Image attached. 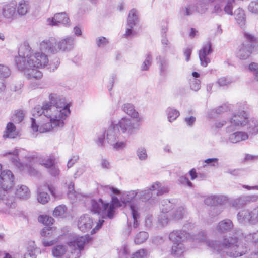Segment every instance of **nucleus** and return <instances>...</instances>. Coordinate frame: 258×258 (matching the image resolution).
I'll use <instances>...</instances> for the list:
<instances>
[{
    "mask_svg": "<svg viewBox=\"0 0 258 258\" xmlns=\"http://www.w3.org/2000/svg\"><path fill=\"white\" fill-rule=\"evenodd\" d=\"M74 38L68 36L59 40L55 37H50L40 40L37 43V51L32 50L27 43H24L19 48L18 56L15 61L18 69L30 79H39L42 76L39 69L46 66L49 62L47 52L55 54L60 52L69 51L73 49Z\"/></svg>",
    "mask_w": 258,
    "mask_h": 258,
    "instance_id": "obj_1",
    "label": "nucleus"
},
{
    "mask_svg": "<svg viewBox=\"0 0 258 258\" xmlns=\"http://www.w3.org/2000/svg\"><path fill=\"white\" fill-rule=\"evenodd\" d=\"M49 102L33 110L34 117L31 118V130L34 134L44 133L63 128L65 121L71 113L70 105L62 95L55 93L49 96Z\"/></svg>",
    "mask_w": 258,
    "mask_h": 258,
    "instance_id": "obj_2",
    "label": "nucleus"
},
{
    "mask_svg": "<svg viewBox=\"0 0 258 258\" xmlns=\"http://www.w3.org/2000/svg\"><path fill=\"white\" fill-rule=\"evenodd\" d=\"M104 190L111 196L110 203L105 202L102 199H92L89 202L88 207L91 212L97 213L103 218L108 217L112 218L114 214L116 208L125 207L128 208L134 220L133 227L136 228L138 225V219L139 217V208L136 203L137 199H147L145 190H131L123 192L120 201L113 194L119 195L120 191L113 187L106 186Z\"/></svg>",
    "mask_w": 258,
    "mask_h": 258,
    "instance_id": "obj_3",
    "label": "nucleus"
},
{
    "mask_svg": "<svg viewBox=\"0 0 258 258\" xmlns=\"http://www.w3.org/2000/svg\"><path fill=\"white\" fill-rule=\"evenodd\" d=\"M142 121L124 116L117 123L111 122L104 131L103 135L98 137L96 143L102 147L107 143L115 151L123 150L126 147L127 140L120 131L122 134L131 135L139 129Z\"/></svg>",
    "mask_w": 258,
    "mask_h": 258,
    "instance_id": "obj_4",
    "label": "nucleus"
},
{
    "mask_svg": "<svg viewBox=\"0 0 258 258\" xmlns=\"http://www.w3.org/2000/svg\"><path fill=\"white\" fill-rule=\"evenodd\" d=\"M15 176L8 169H3L0 163V213L10 215L15 214V197L13 195Z\"/></svg>",
    "mask_w": 258,
    "mask_h": 258,
    "instance_id": "obj_5",
    "label": "nucleus"
},
{
    "mask_svg": "<svg viewBox=\"0 0 258 258\" xmlns=\"http://www.w3.org/2000/svg\"><path fill=\"white\" fill-rule=\"evenodd\" d=\"M245 108V104L242 103L237 104L234 107L232 115L228 120L230 124L226 128L227 133L236 129L244 128L249 136L258 133V119L250 118Z\"/></svg>",
    "mask_w": 258,
    "mask_h": 258,
    "instance_id": "obj_6",
    "label": "nucleus"
},
{
    "mask_svg": "<svg viewBox=\"0 0 258 258\" xmlns=\"http://www.w3.org/2000/svg\"><path fill=\"white\" fill-rule=\"evenodd\" d=\"M243 234L240 230L233 235L225 237L221 243L217 241H207V245L216 251L223 250L228 255L237 257L246 253L247 247L243 245L241 238Z\"/></svg>",
    "mask_w": 258,
    "mask_h": 258,
    "instance_id": "obj_7",
    "label": "nucleus"
},
{
    "mask_svg": "<svg viewBox=\"0 0 258 258\" xmlns=\"http://www.w3.org/2000/svg\"><path fill=\"white\" fill-rule=\"evenodd\" d=\"M90 238L88 236H79L76 235H70L68 237L67 245L58 244L52 247V255L55 258H61L67 253V258H79L80 251L85 243L88 242Z\"/></svg>",
    "mask_w": 258,
    "mask_h": 258,
    "instance_id": "obj_8",
    "label": "nucleus"
},
{
    "mask_svg": "<svg viewBox=\"0 0 258 258\" xmlns=\"http://www.w3.org/2000/svg\"><path fill=\"white\" fill-rule=\"evenodd\" d=\"M18 153L19 149L15 148L10 151H4L3 153V156L7 157L13 165L20 170L26 171L31 175H35V171L32 170L31 165L34 164L35 162H38L40 165L44 166L48 169L51 168L54 164V160L51 158L42 157L38 159L37 157L28 156L27 157V160L29 164L27 163L26 165H24L19 161Z\"/></svg>",
    "mask_w": 258,
    "mask_h": 258,
    "instance_id": "obj_9",
    "label": "nucleus"
},
{
    "mask_svg": "<svg viewBox=\"0 0 258 258\" xmlns=\"http://www.w3.org/2000/svg\"><path fill=\"white\" fill-rule=\"evenodd\" d=\"M16 9V0H11L4 3L1 9V15L3 18L1 23L4 22L11 24L18 19Z\"/></svg>",
    "mask_w": 258,
    "mask_h": 258,
    "instance_id": "obj_10",
    "label": "nucleus"
},
{
    "mask_svg": "<svg viewBox=\"0 0 258 258\" xmlns=\"http://www.w3.org/2000/svg\"><path fill=\"white\" fill-rule=\"evenodd\" d=\"M257 47L249 43L239 45L236 52V56L240 60H244L249 58L252 53L256 51Z\"/></svg>",
    "mask_w": 258,
    "mask_h": 258,
    "instance_id": "obj_11",
    "label": "nucleus"
},
{
    "mask_svg": "<svg viewBox=\"0 0 258 258\" xmlns=\"http://www.w3.org/2000/svg\"><path fill=\"white\" fill-rule=\"evenodd\" d=\"M235 0H215L213 11L220 14L222 12L223 4H225L224 10L228 15H232L233 5Z\"/></svg>",
    "mask_w": 258,
    "mask_h": 258,
    "instance_id": "obj_12",
    "label": "nucleus"
},
{
    "mask_svg": "<svg viewBox=\"0 0 258 258\" xmlns=\"http://www.w3.org/2000/svg\"><path fill=\"white\" fill-rule=\"evenodd\" d=\"M212 52V49L210 42L208 41L203 44L199 52V59L202 66L206 67L210 62V59L208 55L211 54Z\"/></svg>",
    "mask_w": 258,
    "mask_h": 258,
    "instance_id": "obj_13",
    "label": "nucleus"
},
{
    "mask_svg": "<svg viewBox=\"0 0 258 258\" xmlns=\"http://www.w3.org/2000/svg\"><path fill=\"white\" fill-rule=\"evenodd\" d=\"M94 219L88 215L81 216L78 221V228L83 232H88L92 228Z\"/></svg>",
    "mask_w": 258,
    "mask_h": 258,
    "instance_id": "obj_14",
    "label": "nucleus"
},
{
    "mask_svg": "<svg viewBox=\"0 0 258 258\" xmlns=\"http://www.w3.org/2000/svg\"><path fill=\"white\" fill-rule=\"evenodd\" d=\"M146 198L149 199L152 196V192L157 190L158 195H161L169 191V188L160 182H155L153 183L150 187L145 189Z\"/></svg>",
    "mask_w": 258,
    "mask_h": 258,
    "instance_id": "obj_15",
    "label": "nucleus"
},
{
    "mask_svg": "<svg viewBox=\"0 0 258 258\" xmlns=\"http://www.w3.org/2000/svg\"><path fill=\"white\" fill-rule=\"evenodd\" d=\"M237 129L233 132L228 133L229 134L228 140L231 143H237L241 141L246 140L249 138L248 133L245 131H237Z\"/></svg>",
    "mask_w": 258,
    "mask_h": 258,
    "instance_id": "obj_16",
    "label": "nucleus"
},
{
    "mask_svg": "<svg viewBox=\"0 0 258 258\" xmlns=\"http://www.w3.org/2000/svg\"><path fill=\"white\" fill-rule=\"evenodd\" d=\"M16 9L18 19L25 16L30 10L29 2L27 0L16 1Z\"/></svg>",
    "mask_w": 258,
    "mask_h": 258,
    "instance_id": "obj_17",
    "label": "nucleus"
},
{
    "mask_svg": "<svg viewBox=\"0 0 258 258\" xmlns=\"http://www.w3.org/2000/svg\"><path fill=\"white\" fill-rule=\"evenodd\" d=\"M121 109L122 111L128 115L127 117L134 118L135 120H142V118L139 113L135 109L133 104L130 103L124 104L122 106Z\"/></svg>",
    "mask_w": 258,
    "mask_h": 258,
    "instance_id": "obj_18",
    "label": "nucleus"
},
{
    "mask_svg": "<svg viewBox=\"0 0 258 258\" xmlns=\"http://www.w3.org/2000/svg\"><path fill=\"white\" fill-rule=\"evenodd\" d=\"M47 188H48L47 185L41 186L37 190V200L43 205L47 204L50 200V196L45 191Z\"/></svg>",
    "mask_w": 258,
    "mask_h": 258,
    "instance_id": "obj_19",
    "label": "nucleus"
},
{
    "mask_svg": "<svg viewBox=\"0 0 258 258\" xmlns=\"http://www.w3.org/2000/svg\"><path fill=\"white\" fill-rule=\"evenodd\" d=\"M65 185L64 187L67 188V195L68 198L74 201H77L81 199L82 195L75 191L74 184L72 182H66Z\"/></svg>",
    "mask_w": 258,
    "mask_h": 258,
    "instance_id": "obj_20",
    "label": "nucleus"
},
{
    "mask_svg": "<svg viewBox=\"0 0 258 258\" xmlns=\"http://www.w3.org/2000/svg\"><path fill=\"white\" fill-rule=\"evenodd\" d=\"M186 251V247L183 242L173 243L171 248V254L175 257H180Z\"/></svg>",
    "mask_w": 258,
    "mask_h": 258,
    "instance_id": "obj_21",
    "label": "nucleus"
},
{
    "mask_svg": "<svg viewBox=\"0 0 258 258\" xmlns=\"http://www.w3.org/2000/svg\"><path fill=\"white\" fill-rule=\"evenodd\" d=\"M186 233L180 230H174L169 235L170 240L175 242H184L187 236Z\"/></svg>",
    "mask_w": 258,
    "mask_h": 258,
    "instance_id": "obj_22",
    "label": "nucleus"
},
{
    "mask_svg": "<svg viewBox=\"0 0 258 258\" xmlns=\"http://www.w3.org/2000/svg\"><path fill=\"white\" fill-rule=\"evenodd\" d=\"M18 135V131L14 123L11 122H8L4 132L3 137L4 138H14Z\"/></svg>",
    "mask_w": 258,
    "mask_h": 258,
    "instance_id": "obj_23",
    "label": "nucleus"
},
{
    "mask_svg": "<svg viewBox=\"0 0 258 258\" xmlns=\"http://www.w3.org/2000/svg\"><path fill=\"white\" fill-rule=\"evenodd\" d=\"M15 194L20 199L26 200L30 197L31 193L29 189L25 185H18L16 188Z\"/></svg>",
    "mask_w": 258,
    "mask_h": 258,
    "instance_id": "obj_24",
    "label": "nucleus"
},
{
    "mask_svg": "<svg viewBox=\"0 0 258 258\" xmlns=\"http://www.w3.org/2000/svg\"><path fill=\"white\" fill-rule=\"evenodd\" d=\"M234 17L241 28H244L246 24V16L244 10L238 8L234 12Z\"/></svg>",
    "mask_w": 258,
    "mask_h": 258,
    "instance_id": "obj_25",
    "label": "nucleus"
},
{
    "mask_svg": "<svg viewBox=\"0 0 258 258\" xmlns=\"http://www.w3.org/2000/svg\"><path fill=\"white\" fill-rule=\"evenodd\" d=\"M139 20V15L138 10L132 9L130 10L126 20V24L130 25L136 26Z\"/></svg>",
    "mask_w": 258,
    "mask_h": 258,
    "instance_id": "obj_26",
    "label": "nucleus"
},
{
    "mask_svg": "<svg viewBox=\"0 0 258 258\" xmlns=\"http://www.w3.org/2000/svg\"><path fill=\"white\" fill-rule=\"evenodd\" d=\"M67 207L64 205L56 206L53 211V215L56 218H63L68 215Z\"/></svg>",
    "mask_w": 258,
    "mask_h": 258,
    "instance_id": "obj_27",
    "label": "nucleus"
},
{
    "mask_svg": "<svg viewBox=\"0 0 258 258\" xmlns=\"http://www.w3.org/2000/svg\"><path fill=\"white\" fill-rule=\"evenodd\" d=\"M166 114L167 120L170 123L175 121L180 116L179 111L173 107H168L166 110Z\"/></svg>",
    "mask_w": 258,
    "mask_h": 258,
    "instance_id": "obj_28",
    "label": "nucleus"
},
{
    "mask_svg": "<svg viewBox=\"0 0 258 258\" xmlns=\"http://www.w3.org/2000/svg\"><path fill=\"white\" fill-rule=\"evenodd\" d=\"M43 237H54L57 235V228L54 226H47L43 228L40 232Z\"/></svg>",
    "mask_w": 258,
    "mask_h": 258,
    "instance_id": "obj_29",
    "label": "nucleus"
},
{
    "mask_svg": "<svg viewBox=\"0 0 258 258\" xmlns=\"http://www.w3.org/2000/svg\"><path fill=\"white\" fill-rule=\"evenodd\" d=\"M56 18L58 26L61 24L64 26L69 27L71 25L70 19L67 13L64 12L56 13Z\"/></svg>",
    "mask_w": 258,
    "mask_h": 258,
    "instance_id": "obj_30",
    "label": "nucleus"
},
{
    "mask_svg": "<svg viewBox=\"0 0 258 258\" xmlns=\"http://www.w3.org/2000/svg\"><path fill=\"white\" fill-rule=\"evenodd\" d=\"M237 220L240 223H251L250 212L246 210L240 211L237 214Z\"/></svg>",
    "mask_w": 258,
    "mask_h": 258,
    "instance_id": "obj_31",
    "label": "nucleus"
},
{
    "mask_svg": "<svg viewBox=\"0 0 258 258\" xmlns=\"http://www.w3.org/2000/svg\"><path fill=\"white\" fill-rule=\"evenodd\" d=\"M233 226V223L230 220L225 219L219 223L217 230L219 232H224L231 229Z\"/></svg>",
    "mask_w": 258,
    "mask_h": 258,
    "instance_id": "obj_32",
    "label": "nucleus"
},
{
    "mask_svg": "<svg viewBox=\"0 0 258 258\" xmlns=\"http://www.w3.org/2000/svg\"><path fill=\"white\" fill-rule=\"evenodd\" d=\"M215 0H198L195 5L196 12L204 13L207 9L209 3L215 2Z\"/></svg>",
    "mask_w": 258,
    "mask_h": 258,
    "instance_id": "obj_33",
    "label": "nucleus"
},
{
    "mask_svg": "<svg viewBox=\"0 0 258 258\" xmlns=\"http://www.w3.org/2000/svg\"><path fill=\"white\" fill-rule=\"evenodd\" d=\"M38 221L39 223L47 226H52L54 224L55 220L51 216L47 215H41L38 216Z\"/></svg>",
    "mask_w": 258,
    "mask_h": 258,
    "instance_id": "obj_34",
    "label": "nucleus"
},
{
    "mask_svg": "<svg viewBox=\"0 0 258 258\" xmlns=\"http://www.w3.org/2000/svg\"><path fill=\"white\" fill-rule=\"evenodd\" d=\"M48 189L51 196L56 200L62 199L65 196V194L61 189L55 187L48 186Z\"/></svg>",
    "mask_w": 258,
    "mask_h": 258,
    "instance_id": "obj_35",
    "label": "nucleus"
},
{
    "mask_svg": "<svg viewBox=\"0 0 258 258\" xmlns=\"http://www.w3.org/2000/svg\"><path fill=\"white\" fill-rule=\"evenodd\" d=\"M170 215V213H167L161 211V213L158 217V223L161 227L166 225L171 220Z\"/></svg>",
    "mask_w": 258,
    "mask_h": 258,
    "instance_id": "obj_36",
    "label": "nucleus"
},
{
    "mask_svg": "<svg viewBox=\"0 0 258 258\" xmlns=\"http://www.w3.org/2000/svg\"><path fill=\"white\" fill-rule=\"evenodd\" d=\"M174 204L170 201L166 200L162 201L160 206L161 212L170 213V211L173 208Z\"/></svg>",
    "mask_w": 258,
    "mask_h": 258,
    "instance_id": "obj_37",
    "label": "nucleus"
},
{
    "mask_svg": "<svg viewBox=\"0 0 258 258\" xmlns=\"http://www.w3.org/2000/svg\"><path fill=\"white\" fill-rule=\"evenodd\" d=\"M234 111V110L233 111ZM232 112L230 116H229L226 120L223 119H219L216 120L215 123L213 125V127L215 129H220L222 127H223L226 124L228 123V126L226 127V128L229 125L230 123L228 121L229 118H230L232 115ZM226 132H227L226 131ZM227 133V132H226Z\"/></svg>",
    "mask_w": 258,
    "mask_h": 258,
    "instance_id": "obj_38",
    "label": "nucleus"
},
{
    "mask_svg": "<svg viewBox=\"0 0 258 258\" xmlns=\"http://www.w3.org/2000/svg\"><path fill=\"white\" fill-rule=\"evenodd\" d=\"M135 26L126 25L125 32L123 35L124 38H131L134 37L137 34L136 31L134 29Z\"/></svg>",
    "mask_w": 258,
    "mask_h": 258,
    "instance_id": "obj_39",
    "label": "nucleus"
},
{
    "mask_svg": "<svg viewBox=\"0 0 258 258\" xmlns=\"http://www.w3.org/2000/svg\"><path fill=\"white\" fill-rule=\"evenodd\" d=\"M148 237V234L145 232H140L135 237V242L137 244H141L145 242Z\"/></svg>",
    "mask_w": 258,
    "mask_h": 258,
    "instance_id": "obj_40",
    "label": "nucleus"
},
{
    "mask_svg": "<svg viewBox=\"0 0 258 258\" xmlns=\"http://www.w3.org/2000/svg\"><path fill=\"white\" fill-rule=\"evenodd\" d=\"M196 12L195 5L192 3L188 4L182 9V13L184 15L189 16Z\"/></svg>",
    "mask_w": 258,
    "mask_h": 258,
    "instance_id": "obj_41",
    "label": "nucleus"
},
{
    "mask_svg": "<svg viewBox=\"0 0 258 258\" xmlns=\"http://www.w3.org/2000/svg\"><path fill=\"white\" fill-rule=\"evenodd\" d=\"M136 154L140 160L143 161L147 159L148 154L145 147H140L138 148L137 150Z\"/></svg>",
    "mask_w": 258,
    "mask_h": 258,
    "instance_id": "obj_42",
    "label": "nucleus"
},
{
    "mask_svg": "<svg viewBox=\"0 0 258 258\" xmlns=\"http://www.w3.org/2000/svg\"><path fill=\"white\" fill-rule=\"evenodd\" d=\"M184 214V208L182 207H179L177 208L173 213H172V218L174 220H179L181 219Z\"/></svg>",
    "mask_w": 258,
    "mask_h": 258,
    "instance_id": "obj_43",
    "label": "nucleus"
},
{
    "mask_svg": "<svg viewBox=\"0 0 258 258\" xmlns=\"http://www.w3.org/2000/svg\"><path fill=\"white\" fill-rule=\"evenodd\" d=\"M152 60V56L149 53L147 54L146 55L145 60L141 66V70L143 71H146L148 70L149 66L151 64Z\"/></svg>",
    "mask_w": 258,
    "mask_h": 258,
    "instance_id": "obj_44",
    "label": "nucleus"
},
{
    "mask_svg": "<svg viewBox=\"0 0 258 258\" xmlns=\"http://www.w3.org/2000/svg\"><path fill=\"white\" fill-rule=\"evenodd\" d=\"M248 69L253 73L254 79L258 81V64L251 62L248 65Z\"/></svg>",
    "mask_w": 258,
    "mask_h": 258,
    "instance_id": "obj_45",
    "label": "nucleus"
},
{
    "mask_svg": "<svg viewBox=\"0 0 258 258\" xmlns=\"http://www.w3.org/2000/svg\"><path fill=\"white\" fill-rule=\"evenodd\" d=\"M249 12L255 14H258V0L252 1L248 6Z\"/></svg>",
    "mask_w": 258,
    "mask_h": 258,
    "instance_id": "obj_46",
    "label": "nucleus"
},
{
    "mask_svg": "<svg viewBox=\"0 0 258 258\" xmlns=\"http://www.w3.org/2000/svg\"><path fill=\"white\" fill-rule=\"evenodd\" d=\"M205 164L203 166L205 167L207 166L216 167L218 165V159L217 158H208L204 160Z\"/></svg>",
    "mask_w": 258,
    "mask_h": 258,
    "instance_id": "obj_47",
    "label": "nucleus"
},
{
    "mask_svg": "<svg viewBox=\"0 0 258 258\" xmlns=\"http://www.w3.org/2000/svg\"><path fill=\"white\" fill-rule=\"evenodd\" d=\"M232 81L231 78L223 77L218 79L217 81V84H218L219 86H225L230 84Z\"/></svg>",
    "mask_w": 258,
    "mask_h": 258,
    "instance_id": "obj_48",
    "label": "nucleus"
},
{
    "mask_svg": "<svg viewBox=\"0 0 258 258\" xmlns=\"http://www.w3.org/2000/svg\"><path fill=\"white\" fill-rule=\"evenodd\" d=\"M96 44L99 47L103 48L108 44V40L104 37H99L96 39Z\"/></svg>",
    "mask_w": 258,
    "mask_h": 258,
    "instance_id": "obj_49",
    "label": "nucleus"
},
{
    "mask_svg": "<svg viewBox=\"0 0 258 258\" xmlns=\"http://www.w3.org/2000/svg\"><path fill=\"white\" fill-rule=\"evenodd\" d=\"M251 224L258 223V207L250 212Z\"/></svg>",
    "mask_w": 258,
    "mask_h": 258,
    "instance_id": "obj_50",
    "label": "nucleus"
},
{
    "mask_svg": "<svg viewBox=\"0 0 258 258\" xmlns=\"http://www.w3.org/2000/svg\"><path fill=\"white\" fill-rule=\"evenodd\" d=\"M190 88L192 90L197 91L201 88V82L200 80L193 78L190 81Z\"/></svg>",
    "mask_w": 258,
    "mask_h": 258,
    "instance_id": "obj_51",
    "label": "nucleus"
},
{
    "mask_svg": "<svg viewBox=\"0 0 258 258\" xmlns=\"http://www.w3.org/2000/svg\"><path fill=\"white\" fill-rule=\"evenodd\" d=\"M46 25L49 26H58L57 19L56 18V14L53 16L47 18L45 21Z\"/></svg>",
    "mask_w": 258,
    "mask_h": 258,
    "instance_id": "obj_52",
    "label": "nucleus"
},
{
    "mask_svg": "<svg viewBox=\"0 0 258 258\" xmlns=\"http://www.w3.org/2000/svg\"><path fill=\"white\" fill-rule=\"evenodd\" d=\"M119 258H128V248L127 245H124L120 248L118 252Z\"/></svg>",
    "mask_w": 258,
    "mask_h": 258,
    "instance_id": "obj_53",
    "label": "nucleus"
},
{
    "mask_svg": "<svg viewBox=\"0 0 258 258\" xmlns=\"http://www.w3.org/2000/svg\"><path fill=\"white\" fill-rule=\"evenodd\" d=\"M24 118V114L22 111L17 112L13 116V120L15 123L21 122Z\"/></svg>",
    "mask_w": 258,
    "mask_h": 258,
    "instance_id": "obj_54",
    "label": "nucleus"
},
{
    "mask_svg": "<svg viewBox=\"0 0 258 258\" xmlns=\"http://www.w3.org/2000/svg\"><path fill=\"white\" fill-rule=\"evenodd\" d=\"M10 74L9 68L5 66L0 64V78H5Z\"/></svg>",
    "mask_w": 258,
    "mask_h": 258,
    "instance_id": "obj_55",
    "label": "nucleus"
},
{
    "mask_svg": "<svg viewBox=\"0 0 258 258\" xmlns=\"http://www.w3.org/2000/svg\"><path fill=\"white\" fill-rule=\"evenodd\" d=\"M147 255V251L144 249H140L133 254L132 258H144Z\"/></svg>",
    "mask_w": 258,
    "mask_h": 258,
    "instance_id": "obj_56",
    "label": "nucleus"
},
{
    "mask_svg": "<svg viewBox=\"0 0 258 258\" xmlns=\"http://www.w3.org/2000/svg\"><path fill=\"white\" fill-rule=\"evenodd\" d=\"M23 258H36L35 249L33 247H30L25 253Z\"/></svg>",
    "mask_w": 258,
    "mask_h": 258,
    "instance_id": "obj_57",
    "label": "nucleus"
},
{
    "mask_svg": "<svg viewBox=\"0 0 258 258\" xmlns=\"http://www.w3.org/2000/svg\"><path fill=\"white\" fill-rule=\"evenodd\" d=\"M179 182L184 185H187L189 187L192 186V183L189 181L188 178L185 176H181L179 179Z\"/></svg>",
    "mask_w": 258,
    "mask_h": 258,
    "instance_id": "obj_58",
    "label": "nucleus"
},
{
    "mask_svg": "<svg viewBox=\"0 0 258 258\" xmlns=\"http://www.w3.org/2000/svg\"><path fill=\"white\" fill-rule=\"evenodd\" d=\"M49 170V173L53 176H57L59 174L60 171L59 169L56 167L55 165L51 167V168H50Z\"/></svg>",
    "mask_w": 258,
    "mask_h": 258,
    "instance_id": "obj_59",
    "label": "nucleus"
},
{
    "mask_svg": "<svg viewBox=\"0 0 258 258\" xmlns=\"http://www.w3.org/2000/svg\"><path fill=\"white\" fill-rule=\"evenodd\" d=\"M184 121L187 125L191 126L196 121V118L194 116H189L185 118Z\"/></svg>",
    "mask_w": 258,
    "mask_h": 258,
    "instance_id": "obj_60",
    "label": "nucleus"
},
{
    "mask_svg": "<svg viewBox=\"0 0 258 258\" xmlns=\"http://www.w3.org/2000/svg\"><path fill=\"white\" fill-rule=\"evenodd\" d=\"M103 222L104 220L103 219H99L98 221L96 222L95 227L91 230V233L92 234L96 233V231L101 227Z\"/></svg>",
    "mask_w": 258,
    "mask_h": 258,
    "instance_id": "obj_61",
    "label": "nucleus"
},
{
    "mask_svg": "<svg viewBox=\"0 0 258 258\" xmlns=\"http://www.w3.org/2000/svg\"><path fill=\"white\" fill-rule=\"evenodd\" d=\"M57 242L56 239H52V240H48V239H43L42 240V244L44 246H50L53 245Z\"/></svg>",
    "mask_w": 258,
    "mask_h": 258,
    "instance_id": "obj_62",
    "label": "nucleus"
},
{
    "mask_svg": "<svg viewBox=\"0 0 258 258\" xmlns=\"http://www.w3.org/2000/svg\"><path fill=\"white\" fill-rule=\"evenodd\" d=\"M244 37L248 41L250 42H253V41H254L255 40V37H254V36L248 33V32H245L244 33Z\"/></svg>",
    "mask_w": 258,
    "mask_h": 258,
    "instance_id": "obj_63",
    "label": "nucleus"
},
{
    "mask_svg": "<svg viewBox=\"0 0 258 258\" xmlns=\"http://www.w3.org/2000/svg\"><path fill=\"white\" fill-rule=\"evenodd\" d=\"M73 32L76 36H81L82 33L81 27L78 26L74 27Z\"/></svg>",
    "mask_w": 258,
    "mask_h": 258,
    "instance_id": "obj_64",
    "label": "nucleus"
}]
</instances>
